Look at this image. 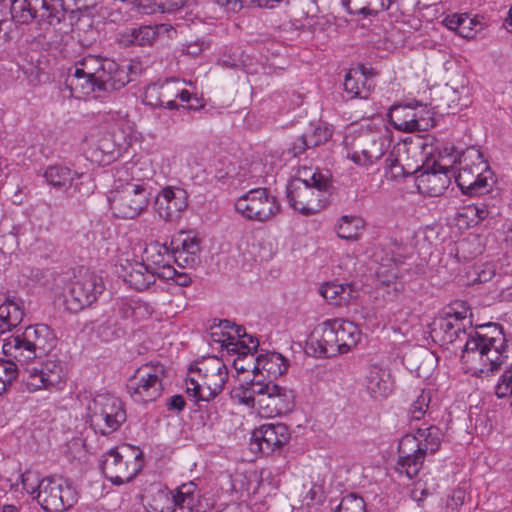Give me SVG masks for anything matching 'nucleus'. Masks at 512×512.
<instances>
[{"mask_svg":"<svg viewBox=\"0 0 512 512\" xmlns=\"http://www.w3.org/2000/svg\"><path fill=\"white\" fill-rule=\"evenodd\" d=\"M336 512H366L365 502L356 494H349L341 499Z\"/></svg>","mask_w":512,"mask_h":512,"instance_id":"49","label":"nucleus"},{"mask_svg":"<svg viewBox=\"0 0 512 512\" xmlns=\"http://www.w3.org/2000/svg\"><path fill=\"white\" fill-rule=\"evenodd\" d=\"M363 227L362 219L345 215L338 225L337 235L342 239L357 240Z\"/></svg>","mask_w":512,"mask_h":512,"instance_id":"39","label":"nucleus"},{"mask_svg":"<svg viewBox=\"0 0 512 512\" xmlns=\"http://www.w3.org/2000/svg\"><path fill=\"white\" fill-rule=\"evenodd\" d=\"M130 311L136 320L148 319L152 314L151 306L142 300L133 301V304L130 303Z\"/></svg>","mask_w":512,"mask_h":512,"instance_id":"55","label":"nucleus"},{"mask_svg":"<svg viewBox=\"0 0 512 512\" xmlns=\"http://www.w3.org/2000/svg\"><path fill=\"white\" fill-rule=\"evenodd\" d=\"M127 196L124 191L113 190L108 195L110 209L116 217L126 219L128 215Z\"/></svg>","mask_w":512,"mask_h":512,"instance_id":"45","label":"nucleus"},{"mask_svg":"<svg viewBox=\"0 0 512 512\" xmlns=\"http://www.w3.org/2000/svg\"><path fill=\"white\" fill-rule=\"evenodd\" d=\"M393 154H390L386 159V175L391 179H398L407 175H411L413 173H419L421 171V167L417 166L415 169L411 170L410 168H405L398 159L392 158Z\"/></svg>","mask_w":512,"mask_h":512,"instance_id":"48","label":"nucleus"},{"mask_svg":"<svg viewBox=\"0 0 512 512\" xmlns=\"http://www.w3.org/2000/svg\"><path fill=\"white\" fill-rule=\"evenodd\" d=\"M290 181H300L303 184L314 186L319 190H329L331 187V180L329 176L323 174L318 169L306 166L299 169L297 176Z\"/></svg>","mask_w":512,"mask_h":512,"instance_id":"36","label":"nucleus"},{"mask_svg":"<svg viewBox=\"0 0 512 512\" xmlns=\"http://www.w3.org/2000/svg\"><path fill=\"white\" fill-rule=\"evenodd\" d=\"M162 365L144 364L130 377V396L137 403L155 401L162 392Z\"/></svg>","mask_w":512,"mask_h":512,"instance_id":"12","label":"nucleus"},{"mask_svg":"<svg viewBox=\"0 0 512 512\" xmlns=\"http://www.w3.org/2000/svg\"><path fill=\"white\" fill-rule=\"evenodd\" d=\"M20 364L13 358L5 360L0 359V395L17 378Z\"/></svg>","mask_w":512,"mask_h":512,"instance_id":"41","label":"nucleus"},{"mask_svg":"<svg viewBox=\"0 0 512 512\" xmlns=\"http://www.w3.org/2000/svg\"><path fill=\"white\" fill-rule=\"evenodd\" d=\"M483 252L480 239L477 236H471L460 240L457 244V254L464 259H472Z\"/></svg>","mask_w":512,"mask_h":512,"instance_id":"43","label":"nucleus"},{"mask_svg":"<svg viewBox=\"0 0 512 512\" xmlns=\"http://www.w3.org/2000/svg\"><path fill=\"white\" fill-rule=\"evenodd\" d=\"M23 72L31 82H39L43 73L39 63L37 65L30 64L28 67H24Z\"/></svg>","mask_w":512,"mask_h":512,"instance_id":"64","label":"nucleus"},{"mask_svg":"<svg viewBox=\"0 0 512 512\" xmlns=\"http://www.w3.org/2000/svg\"><path fill=\"white\" fill-rule=\"evenodd\" d=\"M375 277L378 285L382 288H390L391 283L401 278L399 269L392 259H387V263H381L375 270Z\"/></svg>","mask_w":512,"mask_h":512,"instance_id":"40","label":"nucleus"},{"mask_svg":"<svg viewBox=\"0 0 512 512\" xmlns=\"http://www.w3.org/2000/svg\"><path fill=\"white\" fill-rule=\"evenodd\" d=\"M431 401V394L429 391H422L421 394L413 401L409 409L411 419L420 420L426 414L429 403Z\"/></svg>","mask_w":512,"mask_h":512,"instance_id":"50","label":"nucleus"},{"mask_svg":"<svg viewBox=\"0 0 512 512\" xmlns=\"http://www.w3.org/2000/svg\"><path fill=\"white\" fill-rule=\"evenodd\" d=\"M75 73L94 77L105 91L120 90L128 83V73L120 69L118 63L96 55H87L79 60Z\"/></svg>","mask_w":512,"mask_h":512,"instance_id":"7","label":"nucleus"},{"mask_svg":"<svg viewBox=\"0 0 512 512\" xmlns=\"http://www.w3.org/2000/svg\"><path fill=\"white\" fill-rule=\"evenodd\" d=\"M67 82L71 90L83 96H87L96 90L105 91L98 81H94V77H87L82 74L77 75L75 71L68 76Z\"/></svg>","mask_w":512,"mask_h":512,"instance_id":"37","label":"nucleus"},{"mask_svg":"<svg viewBox=\"0 0 512 512\" xmlns=\"http://www.w3.org/2000/svg\"><path fill=\"white\" fill-rule=\"evenodd\" d=\"M163 25H142L130 32V46H151Z\"/></svg>","mask_w":512,"mask_h":512,"instance_id":"38","label":"nucleus"},{"mask_svg":"<svg viewBox=\"0 0 512 512\" xmlns=\"http://www.w3.org/2000/svg\"><path fill=\"white\" fill-rule=\"evenodd\" d=\"M344 90L351 98L367 99L372 89V79L363 70H350L344 79Z\"/></svg>","mask_w":512,"mask_h":512,"instance_id":"26","label":"nucleus"},{"mask_svg":"<svg viewBox=\"0 0 512 512\" xmlns=\"http://www.w3.org/2000/svg\"><path fill=\"white\" fill-rule=\"evenodd\" d=\"M458 323L449 317H441L433 322L432 333L444 345H453L461 350V362L467 370L479 376L489 375L497 371L503 362L504 338L501 326L496 323H487L472 327Z\"/></svg>","mask_w":512,"mask_h":512,"instance_id":"1","label":"nucleus"},{"mask_svg":"<svg viewBox=\"0 0 512 512\" xmlns=\"http://www.w3.org/2000/svg\"><path fill=\"white\" fill-rule=\"evenodd\" d=\"M143 103L151 107H163L159 84L148 85L143 94Z\"/></svg>","mask_w":512,"mask_h":512,"instance_id":"53","label":"nucleus"},{"mask_svg":"<svg viewBox=\"0 0 512 512\" xmlns=\"http://www.w3.org/2000/svg\"><path fill=\"white\" fill-rule=\"evenodd\" d=\"M28 373L27 386L30 390H38L41 388H51L63 381L64 372L59 361L48 360L41 364V368L23 366Z\"/></svg>","mask_w":512,"mask_h":512,"instance_id":"19","label":"nucleus"},{"mask_svg":"<svg viewBox=\"0 0 512 512\" xmlns=\"http://www.w3.org/2000/svg\"><path fill=\"white\" fill-rule=\"evenodd\" d=\"M130 454L134 457L135 468L133 469V473L130 474V481L134 477H136L142 470L144 466L143 452L136 446L130 445Z\"/></svg>","mask_w":512,"mask_h":512,"instance_id":"60","label":"nucleus"},{"mask_svg":"<svg viewBox=\"0 0 512 512\" xmlns=\"http://www.w3.org/2000/svg\"><path fill=\"white\" fill-rule=\"evenodd\" d=\"M173 510L171 512H192L196 505L195 484L190 482L181 485L172 495Z\"/></svg>","mask_w":512,"mask_h":512,"instance_id":"34","label":"nucleus"},{"mask_svg":"<svg viewBox=\"0 0 512 512\" xmlns=\"http://www.w3.org/2000/svg\"><path fill=\"white\" fill-rule=\"evenodd\" d=\"M465 492L463 490H455L446 502V508L454 512L464 504Z\"/></svg>","mask_w":512,"mask_h":512,"instance_id":"61","label":"nucleus"},{"mask_svg":"<svg viewBox=\"0 0 512 512\" xmlns=\"http://www.w3.org/2000/svg\"><path fill=\"white\" fill-rule=\"evenodd\" d=\"M235 209L248 220L266 222L279 212L280 205L268 189L255 188L236 200Z\"/></svg>","mask_w":512,"mask_h":512,"instance_id":"11","label":"nucleus"},{"mask_svg":"<svg viewBox=\"0 0 512 512\" xmlns=\"http://www.w3.org/2000/svg\"><path fill=\"white\" fill-rule=\"evenodd\" d=\"M127 463L123 461V456L115 449H110L104 456L101 464L102 472H124Z\"/></svg>","mask_w":512,"mask_h":512,"instance_id":"46","label":"nucleus"},{"mask_svg":"<svg viewBox=\"0 0 512 512\" xmlns=\"http://www.w3.org/2000/svg\"><path fill=\"white\" fill-rule=\"evenodd\" d=\"M57 338L51 328L45 324L28 326L24 331L16 329L4 339L3 353L16 360L20 366L47 355L55 346Z\"/></svg>","mask_w":512,"mask_h":512,"instance_id":"3","label":"nucleus"},{"mask_svg":"<svg viewBox=\"0 0 512 512\" xmlns=\"http://www.w3.org/2000/svg\"><path fill=\"white\" fill-rule=\"evenodd\" d=\"M97 336L105 342H110L125 335V329L118 327L115 320L108 319L96 329Z\"/></svg>","mask_w":512,"mask_h":512,"instance_id":"44","label":"nucleus"},{"mask_svg":"<svg viewBox=\"0 0 512 512\" xmlns=\"http://www.w3.org/2000/svg\"><path fill=\"white\" fill-rule=\"evenodd\" d=\"M309 345L321 357H334L340 354L337 342L335 320H327L318 324L311 332Z\"/></svg>","mask_w":512,"mask_h":512,"instance_id":"18","label":"nucleus"},{"mask_svg":"<svg viewBox=\"0 0 512 512\" xmlns=\"http://www.w3.org/2000/svg\"><path fill=\"white\" fill-rule=\"evenodd\" d=\"M331 135V131L327 127L315 126L310 131L299 136L288 148L287 154L292 157H298L306 150L326 143Z\"/></svg>","mask_w":512,"mask_h":512,"instance_id":"22","label":"nucleus"},{"mask_svg":"<svg viewBox=\"0 0 512 512\" xmlns=\"http://www.w3.org/2000/svg\"><path fill=\"white\" fill-rule=\"evenodd\" d=\"M239 402L257 410L264 418H273L292 411L294 393L272 380L251 379L236 390Z\"/></svg>","mask_w":512,"mask_h":512,"instance_id":"2","label":"nucleus"},{"mask_svg":"<svg viewBox=\"0 0 512 512\" xmlns=\"http://www.w3.org/2000/svg\"><path fill=\"white\" fill-rule=\"evenodd\" d=\"M188 206V193L180 187L167 186L155 199V207L159 216L166 221H173Z\"/></svg>","mask_w":512,"mask_h":512,"instance_id":"16","label":"nucleus"},{"mask_svg":"<svg viewBox=\"0 0 512 512\" xmlns=\"http://www.w3.org/2000/svg\"><path fill=\"white\" fill-rule=\"evenodd\" d=\"M146 261H150L157 268L170 261L171 255L165 245L153 243L144 250Z\"/></svg>","mask_w":512,"mask_h":512,"instance_id":"42","label":"nucleus"},{"mask_svg":"<svg viewBox=\"0 0 512 512\" xmlns=\"http://www.w3.org/2000/svg\"><path fill=\"white\" fill-rule=\"evenodd\" d=\"M103 290L104 283L100 276L89 270H80L69 284L65 307L70 312H79L94 303Z\"/></svg>","mask_w":512,"mask_h":512,"instance_id":"9","label":"nucleus"},{"mask_svg":"<svg viewBox=\"0 0 512 512\" xmlns=\"http://www.w3.org/2000/svg\"><path fill=\"white\" fill-rule=\"evenodd\" d=\"M161 98L163 99V104L165 100L176 98L177 95V86H181V83L177 79L166 80L163 83L159 84Z\"/></svg>","mask_w":512,"mask_h":512,"instance_id":"57","label":"nucleus"},{"mask_svg":"<svg viewBox=\"0 0 512 512\" xmlns=\"http://www.w3.org/2000/svg\"><path fill=\"white\" fill-rule=\"evenodd\" d=\"M444 22L449 29L454 30L456 32H458L462 24H472V20L468 16L457 14L447 16Z\"/></svg>","mask_w":512,"mask_h":512,"instance_id":"58","label":"nucleus"},{"mask_svg":"<svg viewBox=\"0 0 512 512\" xmlns=\"http://www.w3.org/2000/svg\"><path fill=\"white\" fill-rule=\"evenodd\" d=\"M386 149L385 137L367 133L357 140L348 157L358 165H371L385 154Z\"/></svg>","mask_w":512,"mask_h":512,"instance_id":"17","label":"nucleus"},{"mask_svg":"<svg viewBox=\"0 0 512 512\" xmlns=\"http://www.w3.org/2000/svg\"><path fill=\"white\" fill-rule=\"evenodd\" d=\"M391 124L399 131L416 132L417 127L425 128L428 125L427 119H415L414 103L394 106L389 114Z\"/></svg>","mask_w":512,"mask_h":512,"instance_id":"21","label":"nucleus"},{"mask_svg":"<svg viewBox=\"0 0 512 512\" xmlns=\"http://www.w3.org/2000/svg\"><path fill=\"white\" fill-rule=\"evenodd\" d=\"M186 405V401L182 395H173L167 399L166 406L168 411L181 412Z\"/></svg>","mask_w":512,"mask_h":512,"instance_id":"63","label":"nucleus"},{"mask_svg":"<svg viewBox=\"0 0 512 512\" xmlns=\"http://www.w3.org/2000/svg\"><path fill=\"white\" fill-rule=\"evenodd\" d=\"M295 13L298 19L314 18L318 13V5L315 0H299Z\"/></svg>","mask_w":512,"mask_h":512,"instance_id":"52","label":"nucleus"},{"mask_svg":"<svg viewBox=\"0 0 512 512\" xmlns=\"http://www.w3.org/2000/svg\"><path fill=\"white\" fill-rule=\"evenodd\" d=\"M40 482L38 475L33 472L27 471L21 475L22 487L31 495L38 493V483Z\"/></svg>","mask_w":512,"mask_h":512,"instance_id":"56","label":"nucleus"},{"mask_svg":"<svg viewBox=\"0 0 512 512\" xmlns=\"http://www.w3.org/2000/svg\"><path fill=\"white\" fill-rule=\"evenodd\" d=\"M130 218L138 217L149 206L151 191L147 182H130Z\"/></svg>","mask_w":512,"mask_h":512,"instance_id":"32","label":"nucleus"},{"mask_svg":"<svg viewBox=\"0 0 512 512\" xmlns=\"http://www.w3.org/2000/svg\"><path fill=\"white\" fill-rule=\"evenodd\" d=\"M23 317V301L15 297L6 298L0 305V334L16 329Z\"/></svg>","mask_w":512,"mask_h":512,"instance_id":"25","label":"nucleus"},{"mask_svg":"<svg viewBox=\"0 0 512 512\" xmlns=\"http://www.w3.org/2000/svg\"><path fill=\"white\" fill-rule=\"evenodd\" d=\"M469 306L465 301L456 300L451 303L445 311V317L451 318L452 321L463 323L469 313Z\"/></svg>","mask_w":512,"mask_h":512,"instance_id":"51","label":"nucleus"},{"mask_svg":"<svg viewBox=\"0 0 512 512\" xmlns=\"http://www.w3.org/2000/svg\"><path fill=\"white\" fill-rule=\"evenodd\" d=\"M36 499L49 512H62L77 502V492L61 477H45L38 483Z\"/></svg>","mask_w":512,"mask_h":512,"instance_id":"10","label":"nucleus"},{"mask_svg":"<svg viewBox=\"0 0 512 512\" xmlns=\"http://www.w3.org/2000/svg\"><path fill=\"white\" fill-rule=\"evenodd\" d=\"M414 106H415V116H416L415 119L416 120H420V119L429 120L427 127L422 128V127L416 126L417 127L416 131H427L430 128L434 127L435 123H436L435 119H434V113L431 112L430 109H427L426 105L418 104V102H415Z\"/></svg>","mask_w":512,"mask_h":512,"instance_id":"54","label":"nucleus"},{"mask_svg":"<svg viewBox=\"0 0 512 512\" xmlns=\"http://www.w3.org/2000/svg\"><path fill=\"white\" fill-rule=\"evenodd\" d=\"M357 290L351 283H326L321 286L320 294L332 305L340 306L349 303L357 296Z\"/></svg>","mask_w":512,"mask_h":512,"instance_id":"27","label":"nucleus"},{"mask_svg":"<svg viewBox=\"0 0 512 512\" xmlns=\"http://www.w3.org/2000/svg\"><path fill=\"white\" fill-rule=\"evenodd\" d=\"M328 190H319L300 181H289L287 198L290 206L304 216L314 215L325 207L324 194Z\"/></svg>","mask_w":512,"mask_h":512,"instance_id":"14","label":"nucleus"},{"mask_svg":"<svg viewBox=\"0 0 512 512\" xmlns=\"http://www.w3.org/2000/svg\"><path fill=\"white\" fill-rule=\"evenodd\" d=\"M233 366L237 372L252 371V379H264L263 371L268 377L283 375L288 368L286 359L276 352H268L255 356L248 353L244 358L234 359Z\"/></svg>","mask_w":512,"mask_h":512,"instance_id":"13","label":"nucleus"},{"mask_svg":"<svg viewBox=\"0 0 512 512\" xmlns=\"http://www.w3.org/2000/svg\"><path fill=\"white\" fill-rule=\"evenodd\" d=\"M153 175V169L149 160H137L132 163L130 167V177L131 181H136V183L145 182V180H149Z\"/></svg>","mask_w":512,"mask_h":512,"instance_id":"47","label":"nucleus"},{"mask_svg":"<svg viewBox=\"0 0 512 512\" xmlns=\"http://www.w3.org/2000/svg\"><path fill=\"white\" fill-rule=\"evenodd\" d=\"M43 177L47 184L56 189L67 190L73 187L75 191H78L79 187L76 180L80 179L82 175H79L67 167L52 165L44 170Z\"/></svg>","mask_w":512,"mask_h":512,"instance_id":"24","label":"nucleus"},{"mask_svg":"<svg viewBox=\"0 0 512 512\" xmlns=\"http://www.w3.org/2000/svg\"><path fill=\"white\" fill-rule=\"evenodd\" d=\"M200 243L196 237L186 236L180 245L173 248V258L182 266H192L199 260Z\"/></svg>","mask_w":512,"mask_h":512,"instance_id":"31","label":"nucleus"},{"mask_svg":"<svg viewBox=\"0 0 512 512\" xmlns=\"http://www.w3.org/2000/svg\"><path fill=\"white\" fill-rule=\"evenodd\" d=\"M35 0H12L10 14L14 22L28 24L37 17V6Z\"/></svg>","mask_w":512,"mask_h":512,"instance_id":"35","label":"nucleus"},{"mask_svg":"<svg viewBox=\"0 0 512 512\" xmlns=\"http://www.w3.org/2000/svg\"><path fill=\"white\" fill-rule=\"evenodd\" d=\"M115 252L117 253L116 261H115V269L116 273L119 277L123 279L124 282L127 281V273H126V264L128 263V259L124 258L125 252L121 251L118 247L115 249Z\"/></svg>","mask_w":512,"mask_h":512,"instance_id":"59","label":"nucleus"},{"mask_svg":"<svg viewBox=\"0 0 512 512\" xmlns=\"http://www.w3.org/2000/svg\"><path fill=\"white\" fill-rule=\"evenodd\" d=\"M187 0H134L133 10L137 14H154L156 12L172 13L185 6Z\"/></svg>","mask_w":512,"mask_h":512,"instance_id":"28","label":"nucleus"},{"mask_svg":"<svg viewBox=\"0 0 512 512\" xmlns=\"http://www.w3.org/2000/svg\"><path fill=\"white\" fill-rule=\"evenodd\" d=\"M195 376L186 378L185 391L197 401L209 402L223 390L228 380V370L222 359L216 356L203 358L190 366Z\"/></svg>","mask_w":512,"mask_h":512,"instance_id":"5","label":"nucleus"},{"mask_svg":"<svg viewBox=\"0 0 512 512\" xmlns=\"http://www.w3.org/2000/svg\"><path fill=\"white\" fill-rule=\"evenodd\" d=\"M210 338H211L212 342L221 344V347H224L225 343L228 340L232 339V336L227 331H223V330L219 329L218 327H212L211 333H210Z\"/></svg>","mask_w":512,"mask_h":512,"instance_id":"62","label":"nucleus"},{"mask_svg":"<svg viewBox=\"0 0 512 512\" xmlns=\"http://www.w3.org/2000/svg\"><path fill=\"white\" fill-rule=\"evenodd\" d=\"M155 282V273L142 262L130 263V288L144 291Z\"/></svg>","mask_w":512,"mask_h":512,"instance_id":"33","label":"nucleus"},{"mask_svg":"<svg viewBox=\"0 0 512 512\" xmlns=\"http://www.w3.org/2000/svg\"><path fill=\"white\" fill-rule=\"evenodd\" d=\"M87 416L95 431L102 434L117 430L127 417L123 403L109 394L95 396L87 406Z\"/></svg>","mask_w":512,"mask_h":512,"instance_id":"8","label":"nucleus"},{"mask_svg":"<svg viewBox=\"0 0 512 512\" xmlns=\"http://www.w3.org/2000/svg\"><path fill=\"white\" fill-rule=\"evenodd\" d=\"M416 183L420 193L438 197L449 187L451 180L448 169L434 163L432 167L428 166L427 169L419 172Z\"/></svg>","mask_w":512,"mask_h":512,"instance_id":"20","label":"nucleus"},{"mask_svg":"<svg viewBox=\"0 0 512 512\" xmlns=\"http://www.w3.org/2000/svg\"><path fill=\"white\" fill-rule=\"evenodd\" d=\"M290 440L289 429L285 424H264L252 433V445L266 455L282 448Z\"/></svg>","mask_w":512,"mask_h":512,"instance_id":"15","label":"nucleus"},{"mask_svg":"<svg viewBox=\"0 0 512 512\" xmlns=\"http://www.w3.org/2000/svg\"><path fill=\"white\" fill-rule=\"evenodd\" d=\"M337 332V342L340 346V354L349 352L357 345L360 340L361 332L354 323L343 320L334 319Z\"/></svg>","mask_w":512,"mask_h":512,"instance_id":"29","label":"nucleus"},{"mask_svg":"<svg viewBox=\"0 0 512 512\" xmlns=\"http://www.w3.org/2000/svg\"><path fill=\"white\" fill-rule=\"evenodd\" d=\"M366 387L374 398L387 396L392 391L390 372L380 365H370L366 374Z\"/></svg>","mask_w":512,"mask_h":512,"instance_id":"23","label":"nucleus"},{"mask_svg":"<svg viewBox=\"0 0 512 512\" xmlns=\"http://www.w3.org/2000/svg\"><path fill=\"white\" fill-rule=\"evenodd\" d=\"M458 173L455 181L464 194H482L487 187V179L492 174L482 152L474 147H468L459 156Z\"/></svg>","mask_w":512,"mask_h":512,"instance_id":"6","label":"nucleus"},{"mask_svg":"<svg viewBox=\"0 0 512 512\" xmlns=\"http://www.w3.org/2000/svg\"><path fill=\"white\" fill-rule=\"evenodd\" d=\"M396 0H342L350 14L375 16L379 12L388 10Z\"/></svg>","mask_w":512,"mask_h":512,"instance_id":"30","label":"nucleus"},{"mask_svg":"<svg viewBox=\"0 0 512 512\" xmlns=\"http://www.w3.org/2000/svg\"><path fill=\"white\" fill-rule=\"evenodd\" d=\"M442 432L436 426L417 429L416 435L406 434L398 444L395 470L409 480L420 472L426 454H434L441 445Z\"/></svg>","mask_w":512,"mask_h":512,"instance_id":"4","label":"nucleus"}]
</instances>
